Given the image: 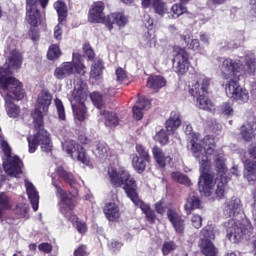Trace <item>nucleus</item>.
<instances>
[{"mask_svg": "<svg viewBox=\"0 0 256 256\" xmlns=\"http://www.w3.org/2000/svg\"><path fill=\"white\" fill-rule=\"evenodd\" d=\"M108 177L112 187H114V189L122 188L126 193V197H128V199H130V201L144 213L148 223L151 225L155 224V221H157V214H155V210L151 209V205L139 198L137 180L133 178L131 172L125 168L117 169L115 167H110L108 169Z\"/></svg>", "mask_w": 256, "mask_h": 256, "instance_id": "f257e3e1", "label": "nucleus"}, {"mask_svg": "<svg viewBox=\"0 0 256 256\" xmlns=\"http://www.w3.org/2000/svg\"><path fill=\"white\" fill-rule=\"evenodd\" d=\"M6 68L0 67V89L7 91V97L15 101H21L25 97V89L23 83L19 79L13 77L14 71H19L23 65V54L17 49H13L6 61Z\"/></svg>", "mask_w": 256, "mask_h": 256, "instance_id": "f03ea898", "label": "nucleus"}, {"mask_svg": "<svg viewBox=\"0 0 256 256\" xmlns=\"http://www.w3.org/2000/svg\"><path fill=\"white\" fill-rule=\"evenodd\" d=\"M52 185L56 189L57 197H59L58 207L61 215L70 221V223H76L78 233H81V235L87 233V223L79 221V217L75 214V209L79 205V198L77 195L61 188L59 182L54 180V178L52 179Z\"/></svg>", "mask_w": 256, "mask_h": 256, "instance_id": "7ed1b4c3", "label": "nucleus"}, {"mask_svg": "<svg viewBox=\"0 0 256 256\" xmlns=\"http://www.w3.org/2000/svg\"><path fill=\"white\" fill-rule=\"evenodd\" d=\"M32 118L36 133L33 137L27 138L29 153H35L39 145H41V149L44 153H51V151H53V143L51 142V134L45 130L43 112L39 111V109H34Z\"/></svg>", "mask_w": 256, "mask_h": 256, "instance_id": "20e7f679", "label": "nucleus"}, {"mask_svg": "<svg viewBox=\"0 0 256 256\" xmlns=\"http://www.w3.org/2000/svg\"><path fill=\"white\" fill-rule=\"evenodd\" d=\"M105 3L103 1L94 2L88 12L89 23H103L109 31H113V25L125 27L128 19L121 12L111 13L105 16Z\"/></svg>", "mask_w": 256, "mask_h": 256, "instance_id": "39448f33", "label": "nucleus"}, {"mask_svg": "<svg viewBox=\"0 0 256 256\" xmlns=\"http://www.w3.org/2000/svg\"><path fill=\"white\" fill-rule=\"evenodd\" d=\"M209 87H211V78L203 76L200 81L191 85L189 95L196 98V107L198 109L208 113H215V104L207 97L209 95Z\"/></svg>", "mask_w": 256, "mask_h": 256, "instance_id": "423d86ee", "label": "nucleus"}, {"mask_svg": "<svg viewBox=\"0 0 256 256\" xmlns=\"http://www.w3.org/2000/svg\"><path fill=\"white\" fill-rule=\"evenodd\" d=\"M72 62H64L54 71V77L59 81L67 79L72 75H78V77H85L87 75V66L81 61V54L73 53Z\"/></svg>", "mask_w": 256, "mask_h": 256, "instance_id": "0eeeda50", "label": "nucleus"}, {"mask_svg": "<svg viewBox=\"0 0 256 256\" xmlns=\"http://www.w3.org/2000/svg\"><path fill=\"white\" fill-rule=\"evenodd\" d=\"M224 226L228 239L234 241V243H239L243 237H251V233H253V225L235 218L225 222Z\"/></svg>", "mask_w": 256, "mask_h": 256, "instance_id": "6e6552de", "label": "nucleus"}, {"mask_svg": "<svg viewBox=\"0 0 256 256\" xmlns=\"http://www.w3.org/2000/svg\"><path fill=\"white\" fill-rule=\"evenodd\" d=\"M218 69L222 79L225 81H240L243 63L239 60H233L229 57H218Z\"/></svg>", "mask_w": 256, "mask_h": 256, "instance_id": "1a4fd4ad", "label": "nucleus"}, {"mask_svg": "<svg viewBox=\"0 0 256 256\" xmlns=\"http://www.w3.org/2000/svg\"><path fill=\"white\" fill-rule=\"evenodd\" d=\"M87 84L81 81V84L75 88L72 92L71 106L72 111L78 121H84L85 115H87Z\"/></svg>", "mask_w": 256, "mask_h": 256, "instance_id": "9d476101", "label": "nucleus"}, {"mask_svg": "<svg viewBox=\"0 0 256 256\" xmlns=\"http://www.w3.org/2000/svg\"><path fill=\"white\" fill-rule=\"evenodd\" d=\"M197 159L199 160L200 171L202 173L198 181V189L202 195L209 197L213 189V176L209 174V170L211 169V162H209V157L207 154L202 155V157Z\"/></svg>", "mask_w": 256, "mask_h": 256, "instance_id": "9b49d317", "label": "nucleus"}, {"mask_svg": "<svg viewBox=\"0 0 256 256\" xmlns=\"http://www.w3.org/2000/svg\"><path fill=\"white\" fill-rule=\"evenodd\" d=\"M173 58H172V69L178 77H183L189 72L191 67V62L189 61V53L186 48L181 46H174L172 48Z\"/></svg>", "mask_w": 256, "mask_h": 256, "instance_id": "f8f14e48", "label": "nucleus"}, {"mask_svg": "<svg viewBox=\"0 0 256 256\" xmlns=\"http://www.w3.org/2000/svg\"><path fill=\"white\" fill-rule=\"evenodd\" d=\"M225 93L229 99H233L239 105L249 102V90L239 85V80L228 81L225 84Z\"/></svg>", "mask_w": 256, "mask_h": 256, "instance_id": "ddd939ff", "label": "nucleus"}, {"mask_svg": "<svg viewBox=\"0 0 256 256\" xmlns=\"http://www.w3.org/2000/svg\"><path fill=\"white\" fill-rule=\"evenodd\" d=\"M64 149L74 161H79L86 166L91 165V157L87 155V151L85 150V148H83L81 144L77 143L75 140L67 142Z\"/></svg>", "mask_w": 256, "mask_h": 256, "instance_id": "4468645a", "label": "nucleus"}, {"mask_svg": "<svg viewBox=\"0 0 256 256\" xmlns=\"http://www.w3.org/2000/svg\"><path fill=\"white\" fill-rule=\"evenodd\" d=\"M25 19L30 27H39V25L43 24V16L39 8H37L36 0H26Z\"/></svg>", "mask_w": 256, "mask_h": 256, "instance_id": "2eb2a0df", "label": "nucleus"}, {"mask_svg": "<svg viewBox=\"0 0 256 256\" xmlns=\"http://www.w3.org/2000/svg\"><path fill=\"white\" fill-rule=\"evenodd\" d=\"M206 155H213L215 157L214 163L217 171V177H227V166L225 165V154L215 149V144L204 148Z\"/></svg>", "mask_w": 256, "mask_h": 256, "instance_id": "dca6fc26", "label": "nucleus"}, {"mask_svg": "<svg viewBox=\"0 0 256 256\" xmlns=\"http://www.w3.org/2000/svg\"><path fill=\"white\" fill-rule=\"evenodd\" d=\"M2 165L9 177H19V175L23 174V160L19 156L5 159Z\"/></svg>", "mask_w": 256, "mask_h": 256, "instance_id": "f3484780", "label": "nucleus"}, {"mask_svg": "<svg viewBox=\"0 0 256 256\" xmlns=\"http://www.w3.org/2000/svg\"><path fill=\"white\" fill-rule=\"evenodd\" d=\"M167 218L177 235L185 234V219L175 209L167 210Z\"/></svg>", "mask_w": 256, "mask_h": 256, "instance_id": "a211bd4d", "label": "nucleus"}, {"mask_svg": "<svg viewBox=\"0 0 256 256\" xmlns=\"http://www.w3.org/2000/svg\"><path fill=\"white\" fill-rule=\"evenodd\" d=\"M181 123H183L181 112L179 110H172L169 118L165 121V129L169 133H175L181 127Z\"/></svg>", "mask_w": 256, "mask_h": 256, "instance_id": "6ab92c4d", "label": "nucleus"}, {"mask_svg": "<svg viewBox=\"0 0 256 256\" xmlns=\"http://www.w3.org/2000/svg\"><path fill=\"white\" fill-rule=\"evenodd\" d=\"M240 135L246 142L253 141V137L256 135V118H252L250 122L242 125L240 128Z\"/></svg>", "mask_w": 256, "mask_h": 256, "instance_id": "aec40b11", "label": "nucleus"}, {"mask_svg": "<svg viewBox=\"0 0 256 256\" xmlns=\"http://www.w3.org/2000/svg\"><path fill=\"white\" fill-rule=\"evenodd\" d=\"M244 178L250 185H255L256 181V160L246 159L244 161Z\"/></svg>", "mask_w": 256, "mask_h": 256, "instance_id": "412c9836", "label": "nucleus"}, {"mask_svg": "<svg viewBox=\"0 0 256 256\" xmlns=\"http://www.w3.org/2000/svg\"><path fill=\"white\" fill-rule=\"evenodd\" d=\"M199 249L204 256H219V250L213 244L212 240L200 239L198 243Z\"/></svg>", "mask_w": 256, "mask_h": 256, "instance_id": "4be33fe9", "label": "nucleus"}, {"mask_svg": "<svg viewBox=\"0 0 256 256\" xmlns=\"http://www.w3.org/2000/svg\"><path fill=\"white\" fill-rule=\"evenodd\" d=\"M165 85H167V80L161 75H151L147 78L146 87L155 93H159V90L163 89Z\"/></svg>", "mask_w": 256, "mask_h": 256, "instance_id": "5701e85b", "label": "nucleus"}, {"mask_svg": "<svg viewBox=\"0 0 256 256\" xmlns=\"http://www.w3.org/2000/svg\"><path fill=\"white\" fill-rule=\"evenodd\" d=\"M53 97L47 90H42L37 98V104L38 107L35 109H38V111H43V113H47L49 111V107L51 105Z\"/></svg>", "mask_w": 256, "mask_h": 256, "instance_id": "b1692460", "label": "nucleus"}, {"mask_svg": "<svg viewBox=\"0 0 256 256\" xmlns=\"http://www.w3.org/2000/svg\"><path fill=\"white\" fill-rule=\"evenodd\" d=\"M241 213V200L235 198L228 201L224 209V215L227 217H237Z\"/></svg>", "mask_w": 256, "mask_h": 256, "instance_id": "393cba45", "label": "nucleus"}, {"mask_svg": "<svg viewBox=\"0 0 256 256\" xmlns=\"http://www.w3.org/2000/svg\"><path fill=\"white\" fill-rule=\"evenodd\" d=\"M104 214L108 221H119V217H121V213L119 212V206L113 202H109L104 207Z\"/></svg>", "mask_w": 256, "mask_h": 256, "instance_id": "a878e982", "label": "nucleus"}, {"mask_svg": "<svg viewBox=\"0 0 256 256\" xmlns=\"http://www.w3.org/2000/svg\"><path fill=\"white\" fill-rule=\"evenodd\" d=\"M26 191L28 199L32 205L33 211L39 210V192L35 189V186L31 182H26Z\"/></svg>", "mask_w": 256, "mask_h": 256, "instance_id": "bb28decb", "label": "nucleus"}, {"mask_svg": "<svg viewBox=\"0 0 256 256\" xmlns=\"http://www.w3.org/2000/svg\"><path fill=\"white\" fill-rule=\"evenodd\" d=\"M148 165H151V160H145L137 157V155H132V167L139 175L145 173Z\"/></svg>", "mask_w": 256, "mask_h": 256, "instance_id": "cd10ccee", "label": "nucleus"}, {"mask_svg": "<svg viewBox=\"0 0 256 256\" xmlns=\"http://www.w3.org/2000/svg\"><path fill=\"white\" fill-rule=\"evenodd\" d=\"M56 173L58 177H60V179H62V181H64L66 185H70V187H73L77 183V180L75 179V175L65 170L63 166H59L56 169Z\"/></svg>", "mask_w": 256, "mask_h": 256, "instance_id": "c85d7f7f", "label": "nucleus"}, {"mask_svg": "<svg viewBox=\"0 0 256 256\" xmlns=\"http://www.w3.org/2000/svg\"><path fill=\"white\" fill-rule=\"evenodd\" d=\"M152 155L154 160L156 161L157 165L161 169H165L167 167V156H165V152L159 146L155 145L152 148Z\"/></svg>", "mask_w": 256, "mask_h": 256, "instance_id": "c756f323", "label": "nucleus"}, {"mask_svg": "<svg viewBox=\"0 0 256 256\" xmlns=\"http://www.w3.org/2000/svg\"><path fill=\"white\" fill-rule=\"evenodd\" d=\"M184 209L187 215H191L195 209H201V200L197 196H192L187 199Z\"/></svg>", "mask_w": 256, "mask_h": 256, "instance_id": "7c9ffc66", "label": "nucleus"}, {"mask_svg": "<svg viewBox=\"0 0 256 256\" xmlns=\"http://www.w3.org/2000/svg\"><path fill=\"white\" fill-rule=\"evenodd\" d=\"M54 9L58 13V21L59 23H63V21H67V4L65 2L58 0L54 3Z\"/></svg>", "mask_w": 256, "mask_h": 256, "instance_id": "2f4dec72", "label": "nucleus"}, {"mask_svg": "<svg viewBox=\"0 0 256 256\" xmlns=\"http://www.w3.org/2000/svg\"><path fill=\"white\" fill-rule=\"evenodd\" d=\"M103 60H97L94 62L90 69V77L91 79H95V81H99L101 76L103 75Z\"/></svg>", "mask_w": 256, "mask_h": 256, "instance_id": "473e14b6", "label": "nucleus"}, {"mask_svg": "<svg viewBox=\"0 0 256 256\" xmlns=\"http://www.w3.org/2000/svg\"><path fill=\"white\" fill-rule=\"evenodd\" d=\"M152 9H154V13L160 17H163L169 11L167 2L164 0H154L152 2Z\"/></svg>", "mask_w": 256, "mask_h": 256, "instance_id": "72a5a7b5", "label": "nucleus"}, {"mask_svg": "<svg viewBox=\"0 0 256 256\" xmlns=\"http://www.w3.org/2000/svg\"><path fill=\"white\" fill-rule=\"evenodd\" d=\"M171 179L172 181H175V183H180V185H185L186 187H191V185H193L189 176L181 172H172Z\"/></svg>", "mask_w": 256, "mask_h": 256, "instance_id": "f704fd0d", "label": "nucleus"}, {"mask_svg": "<svg viewBox=\"0 0 256 256\" xmlns=\"http://www.w3.org/2000/svg\"><path fill=\"white\" fill-rule=\"evenodd\" d=\"M103 115L105 117V125L106 127H117L119 125V117L117 116V113L115 112H109V111H104Z\"/></svg>", "mask_w": 256, "mask_h": 256, "instance_id": "c9c22d12", "label": "nucleus"}, {"mask_svg": "<svg viewBox=\"0 0 256 256\" xmlns=\"http://www.w3.org/2000/svg\"><path fill=\"white\" fill-rule=\"evenodd\" d=\"M217 189H216V195L219 199H223L225 197V187L229 181V178L227 176H217Z\"/></svg>", "mask_w": 256, "mask_h": 256, "instance_id": "e433bc0d", "label": "nucleus"}, {"mask_svg": "<svg viewBox=\"0 0 256 256\" xmlns=\"http://www.w3.org/2000/svg\"><path fill=\"white\" fill-rule=\"evenodd\" d=\"M170 135H175V133H169L167 129L166 130L161 129L154 136V141H156L157 143H160L162 147H164L165 145H167V143H169Z\"/></svg>", "mask_w": 256, "mask_h": 256, "instance_id": "4c0bfd02", "label": "nucleus"}, {"mask_svg": "<svg viewBox=\"0 0 256 256\" xmlns=\"http://www.w3.org/2000/svg\"><path fill=\"white\" fill-rule=\"evenodd\" d=\"M0 207L4 209V211H11V209H13L11 196H9L7 192H0Z\"/></svg>", "mask_w": 256, "mask_h": 256, "instance_id": "58836bf2", "label": "nucleus"}, {"mask_svg": "<svg viewBox=\"0 0 256 256\" xmlns=\"http://www.w3.org/2000/svg\"><path fill=\"white\" fill-rule=\"evenodd\" d=\"M5 107L8 117H12V119H16V117L21 113V108L13 102H6Z\"/></svg>", "mask_w": 256, "mask_h": 256, "instance_id": "ea45409f", "label": "nucleus"}, {"mask_svg": "<svg viewBox=\"0 0 256 256\" xmlns=\"http://www.w3.org/2000/svg\"><path fill=\"white\" fill-rule=\"evenodd\" d=\"M190 145H191V151L193 153V156L196 159H201L203 155H207V153L203 154V146L199 142H197V140L192 139L190 141Z\"/></svg>", "mask_w": 256, "mask_h": 256, "instance_id": "a19ab883", "label": "nucleus"}, {"mask_svg": "<svg viewBox=\"0 0 256 256\" xmlns=\"http://www.w3.org/2000/svg\"><path fill=\"white\" fill-rule=\"evenodd\" d=\"M136 154L140 159H145L147 161H151V154H149V149L147 147L143 146V144H136L135 146Z\"/></svg>", "mask_w": 256, "mask_h": 256, "instance_id": "79ce46f5", "label": "nucleus"}, {"mask_svg": "<svg viewBox=\"0 0 256 256\" xmlns=\"http://www.w3.org/2000/svg\"><path fill=\"white\" fill-rule=\"evenodd\" d=\"M61 57V48H59V45L52 44L47 52V59L49 61H55L56 59H59Z\"/></svg>", "mask_w": 256, "mask_h": 256, "instance_id": "37998d69", "label": "nucleus"}, {"mask_svg": "<svg viewBox=\"0 0 256 256\" xmlns=\"http://www.w3.org/2000/svg\"><path fill=\"white\" fill-rule=\"evenodd\" d=\"M201 235L203 238L200 239H208V241L215 240V227L213 225L208 224L201 230Z\"/></svg>", "mask_w": 256, "mask_h": 256, "instance_id": "c03bdc74", "label": "nucleus"}, {"mask_svg": "<svg viewBox=\"0 0 256 256\" xmlns=\"http://www.w3.org/2000/svg\"><path fill=\"white\" fill-rule=\"evenodd\" d=\"M90 99L97 109H103V105H105V102H103V94L99 92H92L90 94Z\"/></svg>", "mask_w": 256, "mask_h": 256, "instance_id": "a18cd8bd", "label": "nucleus"}, {"mask_svg": "<svg viewBox=\"0 0 256 256\" xmlns=\"http://www.w3.org/2000/svg\"><path fill=\"white\" fill-rule=\"evenodd\" d=\"M55 106L57 109L58 119H60V121H65L66 115H65V106L63 105V101H61V99L59 98H56Z\"/></svg>", "mask_w": 256, "mask_h": 256, "instance_id": "49530a36", "label": "nucleus"}, {"mask_svg": "<svg viewBox=\"0 0 256 256\" xmlns=\"http://www.w3.org/2000/svg\"><path fill=\"white\" fill-rule=\"evenodd\" d=\"M177 249V244L175 241H165L162 245V254L164 256L169 255L172 251H175Z\"/></svg>", "mask_w": 256, "mask_h": 256, "instance_id": "de8ad7c7", "label": "nucleus"}, {"mask_svg": "<svg viewBox=\"0 0 256 256\" xmlns=\"http://www.w3.org/2000/svg\"><path fill=\"white\" fill-rule=\"evenodd\" d=\"M171 11L173 13V17H181L183 13H187V7L183 6V4H174L171 7Z\"/></svg>", "mask_w": 256, "mask_h": 256, "instance_id": "09e8293b", "label": "nucleus"}, {"mask_svg": "<svg viewBox=\"0 0 256 256\" xmlns=\"http://www.w3.org/2000/svg\"><path fill=\"white\" fill-rule=\"evenodd\" d=\"M220 112L222 113V115H226L227 117L233 115V104H231V102L222 103L220 106Z\"/></svg>", "mask_w": 256, "mask_h": 256, "instance_id": "8fccbe9b", "label": "nucleus"}, {"mask_svg": "<svg viewBox=\"0 0 256 256\" xmlns=\"http://www.w3.org/2000/svg\"><path fill=\"white\" fill-rule=\"evenodd\" d=\"M190 223L194 229H201L203 227V217L199 214H193Z\"/></svg>", "mask_w": 256, "mask_h": 256, "instance_id": "3c124183", "label": "nucleus"}, {"mask_svg": "<svg viewBox=\"0 0 256 256\" xmlns=\"http://www.w3.org/2000/svg\"><path fill=\"white\" fill-rule=\"evenodd\" d=\"M83 53L86 55L89 61H93V59H95V51L93 50V47H91V44H83Z\"/></svg>", "mask_w": 256, "mask_h": 256, "instance_id": "603ef678", "label": "nucleus"}, {"mask_svg": "<svg viewBox=\"0 0 256 256\" xmlns=\"http://www.w3.org/2000/svg\"><path fill=\"white\" fill-rule=\"evenodd\" d=\"M28 35L32 39V41H39V26H30Z\"/></svg>", "mask_w": 256, "mask_h": 256, "instance_id": "864d4df0", "label": "nucleus"}, {"mask_svg": "<svg viewBox=\"0 0 256 256\" xmlns=\"http://www.w3.org/2000/svg\"><path fill=\"white\" fill-rule=\"evenodd\" d=\"M154 209L158 215H165L167 207H165V201L159 200L154 204Z\"/></svg>", "mask_w": 256, "mask_h": 256, "instance_id": "5fc2aeb1", "label": "nucleus"}, {"mask_svg": "<svg viewBox=\"0 0 256 256\" xmlns=\"http://www.w3.org/2000/svg\"><path fill=\"white\" fill-rule=\"evenodd\" d=\"M143 110L145 109L140 106H133L132 113L136 121H141L143 119Z\"/></svg>", "mask_w": 256, "mask_h": 256, "instance_id": "6e6d98bb", "label": "nucleus"}, {"mask_svg": "<svg viewBox=\"0 0 256 256\" xmlns=\"http://www.w3.org/2000/svg\"><path fill=\"white\" fill-rule=\"evenodd\" d=\"M186 47L191 51H201V43L199 42V39H191Z\"/></svg>", "mask_w": 256, "mask_h": 256, "instance_id": "4d7b16f0", "label": "nucleus"}, {"mask_svg": "<svg viewBox=\"0 0 256 256\" xmlns=\"http://www.w3.org/2000/svg\"><path fill=\"white\" fill-rule=\"evenodd\" d=\"M38 249L42 253L49 254L51 253V251H53V245H51V243H48V242H43L38 245Z\"/></svg>", "mask_w": 256, "mask_h": 256, "instance_id": "13d9d810", "label": "nucleus"}, {"mask_svg": "<svg viewBox=\"0 0 256 256\" xmlns=\"http://www.w3.org/2000/svg\"><path fill=\"white\" fill-rule=\"evenodd\" d=\"M115 73L117 77L116 80L119 81L120 83H123V81L127 79V72L123 68L121 67L117 68Z\"/></svg>", "mask_w": 256, "mask_h": 256, "instance_id": "bf43d9fd", "label": "nucleus"}, {"mask_svg": "<svg viewBox=\"0 0 256 256\" xmlns=\"http://www.w3.org/2000/svg\"><path fill=\"white\" fill-rule=\"evenodd\" d=\"M138 105L142 109H151V100L147 99L145 96L140 97L138 100Z\"/></svg>", "mask_w": 256, "mask_h": 256, "instance_id": "052dcab7", "label": "nucleus"}, {"mask_svg": "<svg viewBox=\"0 0 256 256\" xmlns=\"http://www.w3.org/2000/svg\"><path fill=\"white\" fill-rule=\"evenodd\" d=\"M74 256H87V246L84 244L79 245L73 253Z\"/></svg>", "mask_w": 256, "mask_h": 256, "instance_id": "680f3d73", "label": "nucleus"}, {"mask_svg": "<svg viewBox=\"0 0 256 256\" xmlns=\"http://www.w3.org/2000/svg\"><path fill=\"white\" fill-rule=\"evenodd\" d=\"M2 151L6 157V159H12L13 156H11V146L6 141L2 142Z\"/></svg>", "mask_w": 256, "mask_h": 256, "instance_id": "e2e57ef3", "label": "nucleus"}, {"mask_svg": "<svg viewBox=\"0 0 256 256\" xmlns=\"http://www.w3.org/2000/svg\"><path fill=\"white\" fill-rule=\"evenodd\" d=\"M144 25L147 28L148 31H151L153 29V18L149 16L148 14L144 15Z\"/></svg>", "mask_w": 256, "mask_h": 256, "instance_id": "0e129e2a", "label": "nucleus"}, {"mask_svg": "<svg viewBox=\"0 0 256 256\" xmlns=\"http://www.w3.org/2000/svg\"><path fill=\"white\" fill-rule=\"evenodd\" d=\"M97 151H98L100 157H106V155H107V146L103 143H99L97 145Z\"/></svg>", "mask_w": 256, "mask_h": 256, "instance_id": "69168bd1", "label": "nucleus"}, {"mask_svg": "<svg viewBox=\"0 0 256 256\" xmlns=\"http://www.w3.org/2000/svg\"><path fill=\"white\" fill-rule=\"evenodd\" d=\"M54 37L58 40L61 41L63 37V30L61 29L60 25H56L54 28Z\"/></svg>", "mask_w": 256, "mask_h": 256, "instance_id": "338daca9", "label": "nucleus"}, {"mask_svg": "<svg viewBox=\"0 0 256 256\" xmlns=\"http://www.w3.org/2000/svg\"><path fill=\"white\" fill-rule=\"evenodd\" d=\"M249 156L255 160L256 159V143H251L248 147Z\"/></svg>", "mask_w": 256, "mask_h": 256, "instance_id": "774afa93", "label": "nucleus"}]
</instances>
